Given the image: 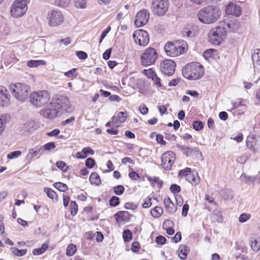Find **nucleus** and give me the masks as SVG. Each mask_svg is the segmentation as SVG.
I'll use <instances>...</instances> for the list:
<instances>
[{
  "instance_id": "20e7f679",
  "label": "nucleus",
  "mask_w": 260,
  "mask_h": 260,
  "mask_svg": "<svg viewBox=\"0 0 260 260\" xmlns=\"http://www.w3.org/2000/svg\"><path fill=\"white\" fill-rule=\"evenodd\" d=\"M166 54L170 56L174 57L181 54L187 50V45L183 40H178L174 42H168L164 46Z\"/></svg>"
},
{
  "instance_id": "c03bdc74",
  "label": "nucleus",
  "mask_w": 260,
  "mask_h": 260,
  "mask_svg": "<svg viewBox=\"0 0 260 260\" xmlns=\"http://www.w3.org/2000/svg\"><path fill=\"white\" fill-rule=\"evenodd\" d=\"M113 191L115 194L120 196L124 191V187L121 185H118L113 187Z\"/></svg>"
},
{
  "instance_id": "aec40b11",
  "label": "nucleus",
  "mask_w": 260,
  "mask_h": 260,
  "mask_svg": "<svg viewBox=\"0 0 260 260\" xmlns=\"http://www.w3.org/2000/svg\"><path fill=\"white\" fill-rule=\"evenodd\" d=\"M209 40L210 42L213 44L219 45L223 40V38L221 36H219L218 33L214 34L213 30L212 29L209 34Z\"/></svg>"
},
{
  "instance_id": "4c0bfd02",
  "label": "nucleus",
  "mask_w": 260,
  "mask_h": 260,
  "mask_svg": "<svg viewBox=\"0 0 260 260\" xmlns=\"http://www.w3.org/2000/svg\"><path fill=\"white\" fill-rule=\"evenodd\" d=\"M44 190L47 194V197L50 199L53 200L55 198H56L57 197L56 193L50 188L45 187Z\"/></svg>"
},
{
  "instance_id": "4be33fe9",
  "label": "nucleus",
  "mask_w": 260,
  "mask_h": 260,
  "mask_svg": "<svg viewBox=\"0 0 260 260\" xmlns=\"http://www.w3.org/2000/svg\"><path fill=\"white\" fill-rule=\"evenodd\" d=\"M94 153V151L90 147H85L81 152L76 153V155L78 158H85L87 156L88 154L93 155Z\"/></svg>"
},
{
  "instance_id": "bb28decb",
  "label": "nucleus",
  "mask_w": 260,
  "mask_h": 260,
  "mask_svg": "<svg viewBox=\"0 0 260 260\" xmlns=\"http://www.w3.org/2000/svg\"><path fill=\"white\" fill-rule=\"evenodd\" d=\"M148 181L151 182L152 185H157V187L160 189L162 187V181L159 179L158 177L153 176H148L147 177Z\"/></svg>"
},
{
  "instance_id": "58836bf2",
  "label": "nucleus",
  "mask_w": 260,
  "mask_h": 260,
  "mask_svg": "<svg viewBox=\"0 0 260 260\" xmlns=\"http://www.w3.org/2000/svg\"><path fill=\"white\" fill-rule=\"evenodd\" d=\"M122 237L124 242H129L132 239V233L129 230H125L123 232Z\"/></svg>"
},
{
  "instance_id": "4d7b16f0",
  "label": "nucleus",
  "mask_w": 260,
  "mask_h": 260,
  "mask_svg": "<svg viewBox=\"0 0 260 260\" xmlns=\"http://www.w3.org/2000/svg\"><path fill=\"white\" fill-rule=\"evenodd\" d=\"M21 154V152L20 151H15L9 153L7 155V157L9 159H13L19 157Z\"/></svg>"
},
{
  "instance_id": "774afa93",
  "label": "nucleus",
  "mask_w": 260,
  "mask_h": 260,
  "mask_svg": "<svg viewBox=\"0 0 260 260\" xmlns=\"http://www.w3.org/2000/svg\"><path fill=\"white\" fill-rule=\"evenodd\" d=\"M139 111L141 112V113H142L143 115H145L148 113V109L144 104H141L139 106Z\"/></svg>"
},
{
  "instance_id": "cd10ccee",
  "label": "nucleus",
  "mask_w": 260,
  "mask_h": 260,
  "mask_svg": "<svg viewBox=\"0 0 260 260\" xmlns=\"http://www.w3.org/2000/svg\"><path fill=\"white\" fill-rule=\"evenodd\" d=\"M89 181L92 184L96 185L101 183V179L99 174L95 172L92 173L89 177Z\"/></svg>"
},
{
  "instance_id": "5fc2aeb1",
  "label": "nucleus",
  "mask_w": 260,
  "mask_h": 260,
  "mask_svg": "<svg viewBox=\"0 0 260 260\" xmlns=\"http://www.w3.org/2000/svg\"><path fill=\"white\" fill-rule=\"evenodd\" d=\"M170 191L174 194L178 193L180 192V187L176 184H173L170 187Z\"/></svg>"
},
{
  "instance_id": "f257e3e1",
  "label": "nucleus",
  "mask_w": 260,
  "mask_h": 260,
  "mask_svg": "<svg viewBox=\"0 0 260 260\" xmlns=\"http://www.w3.org/2000/svg\"><path fill=\"white\" fill-rule=\"evenodd\" d=\"M48 107L40 111V115L44 118L52 120L64 113H70L74 110L69 99L62 95H55L51 100Z\"/></svg>"
},
{
  "instance_id": "e2e57ef3",
  "label": "nucleus",
  "mask_w": 260,
  "mask_h": 260,
  "mask_svg": "<svg viewBox=\"0 0 260 260\" xmlns=\"http://www.w3.org/2000/svg\"><path fill=\"white\" fill-rule=\"evenodd\" d=\"M167 211L171 214L174 213L177 210V207L175 206L173 203L166 207Z\"/></svg>"
},
{
  "instance_id": "f8f14e48",
  "label": "nucleus",
  "mask_w": 260,
  "mask_h": 260,
  "mask_svg": "<svg viewBox=\"0 0 260 260\" xmlns=\"http://www.w3.org/2000/svg\"><path fill=\"white\" fill-rule=\"evenodd\" d=\"M176 159L175 154L171 151L164 153L161 157V166L166 170L171 169L172 166Z\"/></svg>"
},
{
  "instance_id": "5701e85b",
  "label": "nucleus",
  "mask_w": 260,
  "mask_h": 260,
  "mask_svg": "<svg viewBox=\"0 0 260 260\" xmlns=\"http://www.w3.org/2000/svg\"><path fill=\"white\" fill-rule=\"evenodd\" d=\"M251 248L254 252H257L260 249V239H256L253 237L249 239Z\"/></svg>"
},
{
  "instance_id": "c9c22d12",
  "label": "nucleus",
  "mask_w": 260,
  "mask_h": 260,
  "mask_svg": "<svg viewBox=\"0 0 260 260\" xmlns=\"http://www.w3.org/2000/svg\"><path fill=\"white\" fill-rule=\"evenodd\" d=\"M11 250L13 253L17 256H22L24 255L27 252L26 249H18L16 247H12Z\"/></svg>"
},
{
  "instance_id": "680f3d73",
  "label": "nucleus",
  "mask_w": 260,
  "mask_h": 260,
  "mask_svg": "<svg viewBox=\"0 0 260 260\" xmlns=\"http://www.w3.org/2000/svg\"><path fill=\"white\" fill-rule=\"evenodd\" d=\"M152 80L154 82V84L158 86V87H162V85L160 82V79L157 77L156 74L154 75L153 77H152Z\"/></svg>"
},
{
  "instance_id": "1a4fd4ad",
  "label": "nucleus",
  "mask_w": 260,
  "mask_h": 260,
  "mask_svg": "<svg viewBox=\"0 0 260 260\" xmlns=\"http://www.w3.org/2000/svg\"><path fill=\"white\" fill-rule=\"evenodd\" d=\"M158 57L156 50L150 47L146 49L141 57V61L142 66H148L154 63Z\"/></svg>"
},
{
  "instance_id": "ea45409f",
  "label": "nucleus",
  "mask_w": 260,
  "mask_h": 260,
  "mask_svg": "<svg viewBox=\"0 0 260 260\" xmlns=\"http://www.w3.org/2000/svg\"><path fill=\"white\" fill-rule=\"evenodd\" d=\"M76 251V246L73 244H70L67 248L66 254L68 256H72L75 254Z\"/></svg>"
},
{
  "instance_id": "b1692460",
  "label": "nucleus",
  "mask_w": 260,
  "mask_h": 260,
  "mask_svg": "<svg viewBox=\"0 0 260 260\" xmlns=\"http://www.w3.org/2000/svg\"><path fill=\"white\" fill-rule=\"evenodd\" d=\"M44 153L43 149L42 147L34 150V149L30 150L27 156V157L31 159L35 156H37L39 157L41 155H42Z\"/></svg>"
},
{
  "instance_id": "393cba45",
  "label": "nucleus",
  "mask_w": 260,
  "mask_h": 260,
  "mask_svg": "<svg viewBox=\"0 0 260 260\" xmlns=\"http://www.w3.org/2000/svg\"><path fill=\"white\" fill-rule=\"evenodd\" d=\"M173 224V222L170 220H166L163 223V228L166 229V232L169 235H172L175 233V230L171 228V225Z\"/></svg>"
},
{
  "instance_id": "0eeeda50",
  "label": "nucleus",
  "mask_w": 260,
  "mask_h": 260,
  "mask_svg": "<svg viewBox=\"0 0 260 260\" xmlns=\"http://www.w3.org/2000/svg\"><path fill=\"white\" fill-rule=\"evenodd\" d=\"M29 0H15L11 7L10 14L14 18L23 16L27 10Z\"/></svg>"
},
{
  "instance_id": "13d9d810",
  "label": "nucleus",
  "mask_w": 260,
  "mask_h": 260,
  "mask_svg": "<svg viewBox=\"0 0 260 260\" xmlns=\"http://www.w3.org/2000/svg\"><path fill=\"white\" fill-rule=\"evenodd\" d=\"M44 151H49L55 148V144L54 142H49L42 146Z\"/></svg>"
},
{
  "instance_id": "052dcab7",
  "label": "nucleus",
  "mask_w": 260,
  "mask_h": 260,
  "mask_svg": "<svg viewBox=\"0 0 260 260\" xmlns=\"http://www.w3.org/2000/svg\"><path fill=\"white\" fill-rule=\"evenodd\" d=\"M128 176L133 180H138L140 178V176L139 174L135 171H133L129 173Z\"/></svg>"
},
{
  "instance_id": "9d476101",
  "label": "nucleus",
  "mask_w": 260,
  "mask_h": 260,
  "mask_svg": "<svg viewBox=\"0 0 260 260\" xmlns=\"http://www.w3.org/2000/svg\"><path fill=\"white\" fill-rule=\"evenodd\" d=\"M133 37L135 43L141 46H145L149 41L148 32L143 29H139L135 31L133 34Z\"/></svg>"
},
{
  "instance_id": "c756f323",
  "label": "nucleus",
  "mask_w": 260,
  "mask_h": 260,
  "mask_svg": "<svg viewBox=\"0 0 260 260\" xmlns=\"http://www.w3.org/2000/svg\"><path fill=\"white\" fill-rule=\"evenodd\" d=\"M213 30V33L216 34L218 33V34L219 36H221V37L222 38H224V37L226 35V30L225 27L224 26H222V25H220L219 26L216 27Z\"/></svg>"
},
{
  "instance_id": "7ed1b4c3",
  "label": "nucleus",
  "mask_w": 260,
  "mask_h": 260,
  "mask_svg": "<svg viewBox=\"0 0 260 260\" xmlns=\"http://www.w3.org/2000/svg\"><path fill=\"white\" fill-rule=\"evenodd\" d=\"M182 73L185 78L196 80L200 79L204 75V70L203 66L199 62H191L182 69Z\"/></svg>"
},
{
  "instance_id": "79ce46f5",
  "label": "nucleus",
  "mask_w": 260,
  "mask_h": 260,
  "mask_svg": "<svg viewBox=\"0 0 260 260\" xmlns=\"http://www.w3.org/2000/svg\"><path fill=\"white\" fill-rule=\"evenodd\" d=\"M109 203L111 207L117 206L120 204L119 198L116 196H113L110 199Z\"/></svg>"
},
{
  "instance_id": "338daca9",
  "label": "nucleus",
  "mask_w": 260,
  "mask_h": 260,
  "mask_svg": "<svg viewBox=\"0 0 260 260\" xmlns=\"http://www.w3.org/2000/svg\"><path fill=\"white\" fill-rule=\"evenodd\" d=\"M165 138L167 140L174 141L176 140V136L174 134H170L167 132L165 133Z\"/></svg>"
},
{
  "instance_id": "6ab92c4d",
  "label": "nucleus",
  "mask_w": 260,
  "mask_h": 260,
  "mask_svg": "<svg viewBox=\"0 0 260 260\" xmlns=\"http://www.w3.org/2000/svg\"><path fill=\"white\" fill-rule=\"evenodd\" d=\"M186 180L191 183L192 185H196L200 183V178L197 172L191 171L187 175Z\"/></svg>"
},
{
  "instance_id": "a211bd4d",
  "label": "nucleus",
  "mask_w": 260,
  "mask_h": 260,
  "mask_svg": "<svg viewBox=\"0 0 260 260\" xmlns=\"http://www.w3.org/2000/svg\"><path fill=\"white\" fill-rule=\"evenodd\" d=\"M220 25L224 26L225 27L226 30L232 32L237 30L239 26V22L236 20H230L227 22L225 21L221 22Z\"/></svg>"
},
{
  "instance_id": "423d86ee",
  "label": "nucleus",
  "mask_w": 260,
  "mask_h": 260,
  "mask_svg": "<svg viewBox=\"0 0 260 260\" xmlns=\"http://www.w3.org/2000/svg\"><path fill=\"white\" fill-rule=\"evenodd\" d=\"M12 95L18 101H22L27 99L30 87L26 84L17 83L10 85Z\"/></svg>"
},
{
  "instance_id": "69168bd1",
  "label": "nucleus",
  "mask_w": 260,
  "mask_h": 260,
  "mask_svg": "<svg viewBox=\"0 0 260 260\" xmlns=\"http://www.w3.org/2000/svg\"><path fill=\"white\" fill-rule=\"evenodd\" d=\"M140 248V244L139 242L137 241L133 242L132 244L131 249L133 252H137V251H138Z\"/></svg>"
},
{
  "instance_id": "a878e982",
  "label": "nucleus",
  "mask_w": 260,
  "mask_h": 260,
  "mask_svg": "<svg viewBox=\"0 0 260 260\" xmlns=\"http://www.w3.org/2000/svg\"><path fill=\"white\" fill-rule=\"evenodd\" d=\"M48 247L49 243L46 242L41 247L34 249L32 250V254L35 255L42 254L46 251V250L48 248Z\"/></svg>"
},
{
  "instance_id": "0e129e2a",
  "label": "nucleus",
  "mask_w": 260,
  "mask_h": 260,
  "mask_svg": "<svg viewBox=\"0 0 260 260\" xmlns=\"http://www.w3.org/2000/svg\"><path fill=\"white\" fill-rule=\"evenodd\" d=\"M76 55L80 59H85L87 58V53L82 51H79L76 52Z\"/></svg>"
},
{
  "instance_id": "ddd939ff",
  "label": "nucleus",
  "mask_w": 260,
  "mask_h": 260,
  "mask_svg": "<svg viewBox=\"0 0 260 260\" xmlns=\"http://www.w3.org/2000/svg\"><path fill=\"white\" fill-rule=\"evenodd\" d=\"M176 63L171 59L163 60L160 66V70L162 73L167 76H172L175 71Z\"/></svg>"
},
{
  "instance_id": "412c9836",
  "label": "nucleus",
  "mask_w": 260,
  "mask_h": 260,
  "mask_svg": "<svg viewBox=\"0 0 260 260\" xmlns=\"http://www.w3.org/2000/svg\"><path fill=\"white\" fill-rule=\"evenodd\" d=\"M114 216L117 221H126L129 219V213L127 211H119Z\"/></svg>"
},
{
  "instance_id": "9b49d317",
  "label": "nucleus",
  "mask_w": 260,
  "mask_h": 260,
  "mask_svg": "<svg viewBox=\"0 0 260 260\" xmlns=\"http://www.w3.org/2000/svg\"><path fill=\"white\" fill-rule=\"evenodd\" d=\"M48 24L50 26L61 25L64 21V16L60 11L53 10L48 13Z\"/></svg>"
},
{
  "instance_id": "bf43d9fd",
  "label": "nucleus",
  "mask_w": 260,
  "mask_h": 260,
  "mask_svg": "<svg viewBox=\"0 0 260 260\" xmlns=\"http://www.w3.org/2000/svg\"><path fill=\"white\" fill-rule=\"evenodd\" d=\"M167 240L165 237L159 235L156 237L155 242L157 244L159 245H164L166 243Z\"/></svg>"
},
{
  "instance_id": "a19ab883",
  "label": "nucleus",
  "mask_w": 260,
  "mask_h": 260,
  "mask_svg": "<svg viewBox=\"0 0 260 260\" xmlns=\"http://www.w3.org/2000/svg\"><path fill=\"white\" fill-rule=\"evenodd\" d=\"M213 218L218 222H221L223 220L221 212L218 210L215 209L213 212Z\"/></svg>"
},
{
  "instance_id": "473e14b6",
  "label": "nucleus",
  "mask_w": 260,
  "mask_h": 260,
  "mask_svg": "<svg viewBox=\"0 0 260 260\" xmlns=\"http://www.w3.org/2000/svg\"><path fill=\"white\" fill-rule=\"evenodd\" d=\"M198 154H201V152L198 148H191L188 147L185 155L188 157L197 156Z\"/></svg>"
},
{
  "instance_id": "a18cd8bd",
  "label": "nucleus",
  "mask_w": 260,
  "mask_h": 260,
  "mask_svg": "<svg viewBox=\"0 0 260 260\" xmlns=\"http://www.w3.org/2000/svg\"><path fill=\"white\" fill-rule=\"evenodd\" d=\"M116 116H117L119 119V122H116V123H117L118 124H121L126 119V113L123 112H119Z\"/></svg>"
},
{
  "instance_id": "f704fd0d",
  "label": "nucleus",
  "mask_w": 260,
  "mask_h": 260,
  "mask_svg": "<svg viewBox=\"0 0 260 260\" xmlns=\"http://www.w3.org/2000/svg\"><path fill=\"white\" fill-rule=\"evenodd\" d=\"M163 213V209L160 207H155L151 210L152 216L155 218L159 217Z\"/></svg>"
},
{
  "instance_id": "f3484780",
  "label": "nucleus",
  "mask_w": 260,
  "mask_h": 260,
  "mask_svg": "<svg viewBox=\"0 0 260 260\" xmlns=\"http://www.w3.org/2000/svg\"><path fill=\"white\" fill-rule=\"evenodd\" d=\"M260 49H256L251 55L253 66L254 72H259L260 71V57L259 56Z\"/></svg>"
},
{
  "instance_id": "603ef678",
  "label": "nucleus",
  "mask_w": 260,
  "mask_h": 260,
  "mask_svg": "<svg viewBox=\"0 0 260 260\" xmlns=\"http://www.w3.org/2000/svg\"><path fill=\"white\" fill-rule=\"evenodd\" d=\"M251 217L250 214L242 213L239 217V221L241 223H243L247 221Z\"/></svg>"
},
{
  "instance_id": "7c9ffc66",
  "label": "nucleus",
  "mask_w": 260,
  "mask_h": 260,
  "mask_svg": "<svg viewBox=\"0 0 260 260\" xmlns=\"http://www.w3.org/2000/svg\"><path fill=\"white\" fill-rule=\"evenodd\" d=\"M240 178L241 180L245 183H253L256 179V176H249L243 173L242 174Z\"/></svg>"
},
{
  "instance_id": "09e8293b",
  "label": "nucleus",
  "mask_w": 260,
  "mask_h": 260,
  "mask_svg": "<svg viewBox=\"0 0 260 260\" xmlns=\"http://www.w3.org/2000/svg\"><path fill=\"white\" fill-rule=\"evenodd\" d=\"M191 171V169L189 168H186L183 170H181L179 171L178 176L180 177H185L186 179L187 177V175H189V173Z\"/></svg>"
},
{
  "instance_id": "37998d69",
  "label": "nucleus",
  "mask_w": 260,
  "mask_h": 260,
  "mask_svg": "<svg viewBox=\"0 0 260 260\" xmlns=\"http://www.w3.org/2000/svg\"><path fill=\"white\" fill-rule=\"evenodd\" d=\"M182 35L183 37L190 38L194 36L196 34L194 32H193L190 29L185 27L182 30Z\"/></svg>"
},
{
  "instance_id": "72a5a7b5",
  "label": "nucleus",
  "mask_w": 260,
  "mask_h": 260,
  "mask_svg": "<svg viewBox=\"0 0 260 260\" xmlns=\"http://www.w3.org/2000/svg\"><path fill=\"white\" fill-rule=\"evenodd\" d=\"M9 116L8 115H2L0 118V135L4 132L5 128V124L7 122Z\"/></svg>"
},
{
  "instance_id": "49530a36",
  "label": "nucleus",
  "mask_w": 260,
  "mask_h": 260,
  "mask_svg": "<svg viewBox=\"0 0 260 260\" xmlns=\"http://www.w3.org/2000/svg\"><path fill=\"white\" fill-rule=\"evenodd\" d=\"M71 214L75 215L78 211V205L75 201H72L70 205Z\"/></svg>"
},
{
  "instance_id": "6e6d98bb",
  "label": "nucleus",
  "mask_w": 260,
  "mask_h": 260,
  "mask_svg": "<svg viewBox=\"0 0 260 260\" xmlns=\"http://www.w3.org/2000/svg\"><path fill=\"white\" fill-rule=\"evenodd\" d=\"M56 166L63 172H66L68 168L66 164L62 161H58L56 164Z\"/></svg>"
},
{
  "instance_id": "f03ea898",
  "label": "nucleus",
  "mask_w": 260,
  "mask_h": 260,
  "mask_svg": "<svg viewBox=\"0 0 260 260\" xmlns=\"http://www.w3.org/2000/svg\"><path fill=\"white\" fill-rule=\"evenodd\" d=\"M221 15V10L215 6H208L204 7L198 13L199 20L206 24L214 23L220 18Z\"/></svg>"
},
{
  "instance_id": "3c124183",
  "label": "nucleus",
  "mask_w": 260,
  "mask_h": 260,
  "mask_svg": "<svg viewBox=\"0 0 260 260\" xmlns=\"http://www.w3.org/2000/svg\"><path fill=\"white\" fill-rule=\"evenodd\" d=\"M95 165V161L91 157L88 158L85 160V166L87 168L89 169L92 168Z\"/></svg>"
},
{
  "instance_id": "e433bc0d",
  "label": "nucleus",
  "mask_w": 260,
  "mask_h": 260,
  "mask_svg": "<svg viewBox=\"0 0 260 260\" xmlns=\"http://www.w3.org/2000/svg\"><path fill=\"white\" fill-rule=\"evenodd\" d=\"M53 186L60 191L64 192L68 189V186L62 182H55L53 184Z\"/></svg>"
},
{
  "instance_id": "c85d7f7f",
  "label": "nucleus",
  "mask_w": 260,
  "mask_h": 260,
  "mask_svg": "<svg viewBox=\"0 0 260 260\" xmlns=\"http://www.w3.org/2000/svg\"><path fill=\"white\" fill-rule=\"evenodd\" d=\"M178 255L180 259H185L187 255V247L184 245L180 246L178 249Z\"/></svg>"
},
{
  "instance_id": "2eb2a0df",
  "label": "nucleus",
  "mask_w": 260,
  "mask_h": 260,
  "mask_svg": "<svg viewBox=\"0 0 260 260\" xmlns=\"http://www.w3.org/2000/svg\"><path fill=\"white\" fill-rule=\"evenodd\" d=\"M225 12L227 15L239 17L241 14V8L238 5L230 3L226 7Z\"/></svg>"
},
{
  "instance_id": "864d4df0",
  "label": "nucleus",
  "mask_w": 260,
  "mask_h": 260,
  "mask_svg": "<svg viewBox=\"0 0 260 260\" xmlns=\"http://www.w3.org/2000/svg\"><path fill=\"white\" fill-rule=\"evenodd\" d=\"M77 75L78 74L76 72V69L75 68L64 73V76L69 78L76 77Z\"/></svg>"
},
{
  "instance_id": "4468645a",
  "label": "nucleus",
  "mask_w": 260,
  "mask_h": 260,
  "mask_svg": "<svg viewBox=\"0 0 260 260\" xmlns=\"http://www.w3.org/2000/svg\"><path fill=\"white\" fill-rule=\"evenodd\" d=\"M149 13L146 9H143L138 12L135 21V25L140 27L145 25L149 19Z\"/></svg>"
},
{
  "instance_id": "dca6fc26",
  "label": "nucleus",
  "mask_w": 260,
  "mask_h": 260,
  "mask_svg": "<svg viewBox=\"0 0 260 260\" xmlns=\"http://www.w3.org/2000/svg\"><path fill=\"white\" fill-rule=\"evenodd\" d=\"M10 95L7 89L4 87L0 88V106H7L9 104Z\"/></svg>"
},
{
  "instance_id": "2f4dec72",
  "label": "nucleus",
  "mask_w": 260,
  "mask_h": 260,
  "mask_svg": "<svg viewBox=\"0 0 260 260\" xmlns=\"http://www.w3.org/2000/svg\"><path fill=\"white\" fill-rule=\"evenodd\" d=\"M46 61L43 60H30L27 61V64L29 67H37L40 65H45Z\"/></svg>"
},
{
  "instance_id": "8fccbe9b",
  "label": "nucleus",
  "mask_w": 260,
  "mask_h": 260,
  "mask_svg": "<svg viewBox=\"0 0 260 260\" xmlns=\"http://www.w3.org/2000/svg\"><path fill=\"white\" fill-rule=\"evenodd\" d=\"M75 6L77 8L84 9L86 8V0H75Z\"/></svg>"
},
{
  "instance_id": "39448f33",
  "label": "nucleus",
  "mask_w": 260,
  "mask_h": 260,
  "mask_svg": "<svg viewBox=\"0 0 260 260\" xmlns=\"http://www.w3.org/2000/svg\"><path fill=\"white\" fill-rule=\"evenodd\" d=\"M29 101L33 106L41 108L50 102V94L46 90L34 91L29 95Z\"/></svg>"
},
{
  "instance_id": "de8ad7c7",
  "label": "nucleus",
  "mask_w": 260,
  "mask_h": 260,
  "mask_svg": "<svg viewBox=\"0 0 260 260\" xmlns=\"http://www.w3.org/2000/svg\"><path fill=\"white\" fill-rule=\"evenodd\" d=\"M192 126L194 130L199 131L203 128L204 124L201 121H194L193 123Z\"/></svg>"
},
{
  "instance_id": "6e6552de",
  "label": "nucleus",
  "mask_w": 260,
  "mask_h": 260,
  "mask_svg": "<svg viewBox=\"0 0 260 260\" xmlns=\"http://www.w3.org/2000/svg\"><path fill=\"white\" fill-rule=\"evenodd\" d=\"M169 6L168 0H152L150 8L155 15L161 16L166 13Z\"/></svg>"
}]
</instances>
